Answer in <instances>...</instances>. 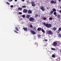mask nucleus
<instances>
[{
	"mask_svg": "<svg viewBox=\"0 0 61 61\" xmlns=\"http://www.w3.org/2000/svg\"><path fill=\"white\" fill-rule=\"evenodd\" d=\"M15 29L16 30V31H19V29H18V28L16 27H15Z\"/></svg>",
	"mask_w": 61,
	"mask_h": 61,
	"instance_id": "dca6fc26",
	"label": "nucleus"
},
{
	"mask_svg": "<svg viewBox=\"0 0 61 61\" xmlns=\"http://www.w3.org/2000/svg\"><path fill=\"white\" fill-rule=\"evenodd\" d=\"M14 31H15V33H17V34H18V32H17V31H16V30H14Z\"/></svg>",
	"mask_w": 61,
	"mask_h": 61,
	"instance_id": "bb28decb",
	"label": "nucleus"
},
{
	"mask_svg": "<svg viewBox=\"0 0 61 61\" xmlns=\"http://www.w3.org/2000/svg\"><path fill=\"white\" fill-rule=\"evenodd\" d=\"M18 14L19 15H21V14H22V13L21 12H19L18 13Z\"/></svg>",
	"mask_w": 61,
	"mask_h": 61,
	"instance_id": "7c9ffc66",
	"label": "nucleus"
},
{
	"mask_svg": "<svg viewBox=\"0 0 61 61\" xmlns=\"http://www.w3.org/2000/svg\"><path fill=\"white\" fill-rule=\"evenodd\" d=\"M10 6L11 7H14V6L13 5H11Z\"/></svg>",
	"mask_w": 61,
	"mask_h": 61,
	"instance_id": "e433bc0d",
	"label": "nucleus"
},
{
	"mask_svg": "<svg viewBox=\"0 0 61 61\" xmlns=\"http://www.w3.org/2000/svg\"><path fill=\"white\" fill-rule=\"evenodd\" d=\"M52 45L53 46H56L57 45V43L56 41H54Z\"/></svg>",
	"mask_w": 61,
	"mask_h": 61,
	"instance_id": "7ed1b4c3",
	"label": "nucleus"
},
{
	"mask_svg": "<svg viewBox=\"0 0 61 61\" xmlns=\"http://www.w3.org/2000/svg\"><path fill=\"white\" fill-rule=\"evenodd\" d=\"M17 0H15V2H16L17 1Z\"/></svg>",
	"mask_w": 61,
	"mask_h": 61,
	"instance_id": "a18cd8bd",
	"label": "nucleus"
},
{
	"mask_svg": "<svg viewBox=\"0 0 61 61\" xmlns=\"http://www.w3.org/2000/svg\"><path fill=\"white\" fill-rule=\"evenodd\" d=\"M53 12H56V9H55L53 8L52 10Z\"/></svg>",
	"mask_w": 61,
	"mask_h": 61,
	"instance_id": "6ab92c4d",
	"label": "nucleus"
},
{
	"mask_svg": "<svg viewBox=\"0 0 61 61\" xmlns=\"http://www.w3.org/2000/svg\"><path fill=\"white\" fill-rule=\"evenodd\" d=\"M57 17L58 18H60L61 17V15H58Z\"/></svg>",
	"mask_w": 61,
	"mask_h": 61,
	"instance_id": "aec40b11",
	"label": "nucleus"
},
{
	"mask_svg": "<svg viewBox=\"0 0 61 61\" xmlns=\"http://www.w3.org/2000/svg\"><path fill=\"white\" fill-rule=\"evenodd\" d=\"M43 23H42V24H43Z\"/></svg>",
	"mask_w": 61,
	"mask_h": 61,
	"instance_id": "8fccbe9b",
	"label": "nucleus"
},
{
	"mask_svg": "<svg viewBox=\"0 0 61 61\" xmlns=\"http://www.w3.org/2000/svg\"><path fill=\"white\" fill-rule=\"evenodd\" d=\"M60 31H61V28H59L58 31H57V33H59L60 32Z\"/></svg>",
	"mask_w": 61,
	"mask_h": 61,
	"instance_id": "9b49d317",
	"label": "nucleus"
},
{
	"mask_svg": "<svg viewBox=\"0 0 61 61\" xmlns=\"http://www.w3.org/2000/svg\"><path fill=\"white\" fill-rule=\"evenodd\" d=\"M6 4H8V5H10L9 3H8L7 2H6Z\"/></svg>",
	"mask_w": 61,
	"mask_h": 61,
	"instance_id": "58836bf2",
	"label": "nucleus"
},
{
	"mask_svg": "<svg viewBox=\"0 0 61 61\" xmlns=\"http://www.w3.org/2000/svg\"><path fill=\"white\" fill-rule=\"evenodd\" d=\"M60 8L61 9V6L60 7Z\"/></svg>",
	"mask_w": 61,
	"mask_h": 61,
	"instance_id": "de8ad7c7",
	"label": "nucleus"
},
{
	"mask_svg": "<svg viewBox=\"0 0 61 61\" xmlns=\"http://www.w3.org/2000/svg\"><path fill=\"white\" fill-rule=\"evenodd\" d=\"M55 55L54 54H53L52 55V57H53V58H55L56 57L55 56Z\"/></svg>",
	"mask_w": 61,
	"mask_h": 61,
	"instance_id": "5701e85b",
	"label": "nucleus"
},
{
	"mask_svg": "<svg viewBox=\"0 0 61 61\" xmlns=\"http://www.w3.org/2000/svg\"><path fill=\"white\" fill-rule=\"evenodd\" d=\"M27 3H29V1H27Z\"/></svg>",
	"mask_w": 61,
	"mask_h": 61,
	"instance_id": "37998d69",
	"label": "nucleus"
},
{
	"mask_svg": "<svg viewBox=\"0 0 61 61\" xmlns=\"http://www.w3.org/2000/svg\"><path fill=\"white\" fill-rule=\"evenodd\" d=\"M59 36L60 37H61V33L59 34Z\"/></svg>",
	"mask_w": 61,
	"mask_h": 61,
	"instance_id": "393cba45",
	"label": "nucleus"
},
{
	"mask_svg": "<svg viewBox=\"0 0 61 61\" xmlns=\"http://www.w3.org/2000/svg\"><path fill=\"white\" fill-rule=\"evenodd\" d=\"M13 1V0H8V1L9 2V1H10V2H12V1Z\"/></svg>",
	"mask_w": 61,
	"mask_h": 61,
	"instance_id": "4c0bfd02",
	"label": "nucleus"
},
{
	"mask_svg": "<svg viewBox=\"0 0 61 61\" xmlns=\"http://www.w3.org/2000/svg\"><path fill=\"white\" fill-rule=\"evenodd\" d=\"M33 30H36V27H33Z\"/></svg>",
	"mask_w": 61,
	"mask_h": 61,
	"instance_id": "f3484780",
	"label": "nucleus"
},
{
	"mask_svg": "<svg viewBox=\"0 0 61 61\" xmlns=\"http://www.w3.org/2000/svg\"><path fill=\"white\" fill-rule=\"evenodd\" d=\"M42 30V28H38L37 29V31H41Z\"/></svg>",
	"mask_w": 61,
	"mask_h": 61,
	"instance_id": "ddd939ff",
	"label": "nucleus"
},
{
	"mask_svg": "<svg viewBox=\"0 0 61 61\" xmlns=\"http://www.w3.org/2000/svg\"><path fill=\"white\" fill-rule=\"evenodd\" d=\"M35 17H38V15H36Z\"/></svg>",
	"mask_w": 61,
	"mask_h": 61,
	"instance_id": "c9c22d12",
	"label": "nucleus"
},
{
	"mask_svg": "<svg viewBox=\"0 0 61 61\" xmlns=\"http://www.w3.org/2000/svg\"><path fill=\"white\" fill-rule=\"evenodd\" d=\"M53 12H53V10H52L51 11L50 13L51 14H53Z\"/></svg>",
	"mask_w": 61,
	"mask_h": 61,
	"instance_id": "a878e982",
	"label": "nucleus"
},
{
	"mask_svg": "<svg viewBox=\"0 0 61 61\" xmlns=\"http://www.w3.org/2000/svg\"><path fill=\"white\" fill-rule=\"evenodd\" d=\"M31 16L30 15H27L26 16V17L27 18H29V17H30Z\"/></svg>",
	"mask_w": 61,
	"mask_h": 61,
	"instance_id": "4468645a",
	"label": "nucleus"
},
{
	"mask_svg": "<svg viewBox=\"0 0 61 61\" xmlns=\"http://www.w3.org/2000/svg\"><path fill=\"white\" fill-rule=\"evenodd\" d=\"M55 15V16H58L57 14H56V15Z\"/></svg>",
	"mask_w": 61,
	"mask_h": 61,
	"instance_id": "a19ab883",
	"label": "nucleus"
},
{
	"mask_svg": "<svg viewBox=\"0 0 61 61\" xmlns=\"http://www.w3.org/2000/svg\"><path fill=\"white\" fill-rule=\"evenodd\" d=\"M43 25H45L46 27H47V28H50L52 26V25L50 24H48V23H46L45 22L43 23Z\"/></svg>",
	"mask_w": 61,
	"mask_h": 61,
	"instance_id": "f257e3e1",
	"label": "nucleus"
},
{
	"mask_svg": "<svg viewBox=\"0 0 61 61\" xmlns=\"http://www.w3.org/2000/svg\"><path fill=\"white\" fill-rule=\"evenodd\" d=\"M37 46H38V44H37Z\"/></svg>",
	"mask_w": 61,
	"mask_h": 61,
	"instance_id": "49530a36",
	"label": "nucleus"
},
{
	"mask_svg": "<svg viewBox=\"0 0 61 61\" xmlns=\"http://www.w3.org/2000/svg\"><path fill=\"white\" fill-rule=\"evenodd\" d=\"M56 12H54V15H56Z\"/></svg>",
	"mask_w": 61,
	"mask_h": 61,
	"instance_id": "2f4dec72",
	"label": "nucleus"
},
{
	"mask_svg": "<svg viewBox=\"0 0 61 61\" xmlns=\"http://www.w3.org/2000/svg\"><path fill=\"white\" fill-rule=\"evenodd\" d=\"M46 41V42H47V41L48 40H46V39H45V40H44L43 41L44 42V41Z\"/></svg>",
	"mask_w": 61,
	"mask_h": 61,
	"instance_id": "cd10ccee",
	"label": "nucleus"
},
{
	"mask_svg": "<svg viewBox=\"0 0 61 61\" xmlns=\"http://www.w3.org/2000/svg\"><path fill=\"white\" fill-rule=\"evenodd\" d=\"M51 4H53V3H54V4H56V1H55V2H54V1L53 0H52L51 1V2H50Z\"/></svg>",
	"mask_w": 61,
	"mask_h": 61,
	"instance_id": "423d86ee",
	"label": "nucleus"
},
{
	"mask_svg": "<svg viewBox=\"0 0 61 61\" xmlns=\"http://www.w3.org/2000/svg\"><path fill=\"white\" fill-rule=\"evenodd\" d=\"M46 33L48 35H49L53 34L52 31L50 30L47 31Z\"/></svg>",
	"mask_w": 61,
	"mask_h": 61,
	"instance_id": "f03ea898",
	"label": "nucleus"
},
{
	"mask_svg": "<svg viewBox=\"0 0 61 61\" xmlns=\"http://www.w3.org/2000/svg\"><path fill=\"white\" fill-rule=\"evenodd\" d=\"M59 2H60L61 1V0H58Z\"/></svg>",
	"mask_w": 61,
	"mask_h": 61,
	"instance_id": "79ce46f5",
	"label": "nucleus"
},
{
	"mask_svg": "<svg viewBox=\"0 0 61 61\" xmlns=\"http://www.w3.org/2000/svg\"><path fill=\"white\" fill-rule=\"evenodd\" d=\"M22 17H25V15H22Z\"/></svg>",
	"mask_w": 61,
	"mask_h": 61,
	"instance_id": "72a5a7b5",
	"label": "nucleus"
},
{
	"mask_svg": "<svg viewBox=\"0 0 61 61\" xmlns=\"http://www.w3.org/2000/svg\"><path fill=\"white\" fill-rule=\"evenodd\" d=\"M31 32L33 35H35V34H36V32H35V31H34L33 30H31Z\"/></svg>",
	"mask_w": 61,
	"mask_h": 61,
	"instance_id": "0eeeda50",
	"label": "nucleus"
},
{
	"mask_svg": "<svg viewBox=\"0 0 61 61\" xmlns=\"http://www.w3.org/2000/svg\"><path fill=\"white\" fill-rule=\"evenodd\" d=\"M60 52L61 53V50L60 51Z\"/></svg>",
	"mask_w": 61,
	"mask_h": 61,
	"instance_id": "09e8293b",
	"label": "nucleus"
},
{
	"mask_svg": "<svg viewBox=\"0 0 61 61\" xmlns=\"http://www.w3.org/2000/svg\"><path fill=\"white\" fill-rule=\"evenodd\" d=\"M40 8L41 9V10H42V11H44L45 10V9H44V7L41 6Z\"/></svg>",
	"mask_w": 61,
	"mask_h": 61,
	"instance_id": "6e6552de",
	"label": "nucleus"
},
{
	"mask_svg": "<svg viewBox=\"0 0 61 61\" xmlns=\"http://www.w3.org/2000/svg\"><path fill=\"white\" fill-rule=\"evenodd\" d=\"M22 7L23 8H26V6H23Z\"/></svg>",
	"mask_w": 61,
	"mask_h": 61,
	"instance_id": "c85d7f7f",
	"label": "nucleus"
},
{
	"mask_svg": "<svg viewBox=\"0 0 61 61\" xmlns=\"http://www.w3.org/2000/svg\"><path fill=\"white\" fill-rule=\"evenodd\" d=\"M57 29V28H56L55 27H54L53 28V30H54V31H56V30Z\"/></svg>",
	"mask_w": 61,
	"mask_h": 61,
	"instance_id": "2eb2a0df",
	"label": "nucleus"
},
{
	"mask_svg": "<svg viewBox=\"0 0 61 61\" xmlns=\"http://www.w3.org/2000/svg\"><path fill=\"white\" fill-rule=\"evenodd\" d=\"M52 19H53L52 17H50L49 18V20H52Z\"/></svg>",
	"mask_w": 61,
	"mask_h": 61,
	"instance_id": "c756f323",
	"label": "nucleus"
},
{
	"mask_svg": "<svg viewBox=\"0 0 61 61\" xmlns=\"http://www.w3.org/2000/svg\"><path fill=\"white\" fill-rule=\"evenodd\" d=\"M59 13H61V10H59Z\"/></svg>",
	"mask_w": 61,
	"mask_h": 61,
	"instance_id": "ea45409f",
	"label": "nucleus"
},
{
	"mask_svg": "<svg viewBox=\"0 0 61 61\" xmlns=\"http://www.w3.org/2000/svg\"><path fill=\"white\" fill-rule=\"evenodd\" d=\"M32 13V12L31 10H28V14H31Z\"/></svg>",
	"mask_w": 61,
	"mask_h": 61,
	"instance_id": "9d476101",
	"label": "nucleus"
},
{
	"mask_svg": "<svg viewBox=\"0 0 61 61\" xmlns=\"http://www.w3.org/2000/svg\"><path fill=\"white\" fill-rule=\"evenodd\" d=\"M43 20H46V18L45 17H44V18L43 19Z\"/></svg>",
	"mask_w": 61,
	"mask_h": 61,
	"instance_id": "f704fd0d",
	"label": "nucleus"
},
{
	"mask_svg": "<svg viewBox=\"0 0 61 61\" xmlns=\"http://www.w3.org/2000/svg\"><path fill=\"white\" fill-rule=\"evenodd\" d=\"M22 2H24L25 1V0H22Z\"/></svg>",
	"mask_w": 61,
	"mask_h": 61,
	"instance_id": "c03bdc74",
	"label": "nucleus"
},
{
	"mask_svg": "<svg viewBox=\"0 0 61 61\" xmlns=\"http://www.w3.org/2000/svg\"><path fill=\"white\" fill-rule=\"evenodd\" d=\"M51 49L52 50H56V49H55V48H51Z\"/></svg>",
	"mask_w": 61,
	"mask_h": 61,
	"instance_id": "412c9836",
	"label": "nucleus"
},
{
	"mask_svg": "<svg viewBox=\"0 0 61 61\" xmlns=\"http://www.w3.org/2000/svg\"><path fill=\"white\" fill-rule=\"evenodd\" d=\"M18 10H22V8H20V7H19L18 8Z\"/></svg>",
	"mask_w": 61,
	"mask_h": 61,
	"instance_id": "b1692460",
	"label": "nucleus"
},
{
	"mask_svg": "<svg viewBox=\"0 0 61 61\" xmlns=\"http://www.w3.org/2000/svg\"><path fill=\"white\" fill-rule=\"evenodd\" d=\"M41 35L40 34H39L38 35V38H41Z\"/></svg>",
	"mask_w": 61,
	"mask_h": 61,
	"instance_id": "a211bd4d",
	"label": "nucleus"
},
{
	"mask_svg": "<svg viewBox=\"0 0 61 61\" xmlns=\"http://www.w3.org/2000/svg\"><path fill=\"white\" fill-rule=\"evenodd\" d=\"M30 27H31V28H33V26H32V25H30Z\"/></svg>",
	"mask_w": 61,
	"mask_h": 61,
	"instance_id": "473e14b6",
	"label": "nucleus"
},
{
	"mask_svg": "<svg viewBox=\"0 0 61 61\" xmlns=\"http://www.w3.org/2000/svg\"><path fill=\"white\" fill-rule=\"evenodd\" d=\"M29 20L30 21H33L34 20V19L33 17H30L29 19Z\"/></svg>",
	"mask_w": 61,
	"mask_h": 61,
	"instance_id": "20e7f679",
	"label": "nucleus"
},
{
	"mask_svg": "<svg viewBox=\"0 0 61 61\" xmlns=\"http://www.w3.org/2000/svg\"><path fill=\"white\" fill-rule=\"evenodd\" d=\"M44 43H45V42H44Z\"/></svg>",
	"mask_w": 61,
	"mask_h": 61,
	"instance_id": "3c124183",
	"label": "nucleus"
},
{
	"mask_svg": "<svg viewBox=\"0 0 61 61\" xmlns=\"http://www.w3.org/2000/svg\"><path fill=\"white\" fill-rule=\"evenodd\" d=\"M27 12V10L26 9H24L23 10V12L24 13H26Z\"/></svg>",
	"mask_w": 61,
	"mask_h": 61,
	"instance_id": "1a4fd4ad",
	"label": "nucleus"
},
{
	"mask_svg": "<svg viewBox=\"0 0 61 61\" xmlns=\"http://www.w3.org/2000/svg\"><path fill=\"white\" fill-rule=\"evenodd\" d=\"M41 31L43 32V33H45V30L43 29H41Z\"/></svg>",
	"mask_w": 61,
	"mask_h": 61,
	"instance_id": "4be33fe9",
	"label": "nucleus"
},
{
	"mask_svg": "<svg viewBox=\"0 0 61 61\" xmlns=\"http://www.w3.org/2000/svg\"><path fill=\"white\" fill-rule=\"evenodd\" d=\"M23 29L24 30V31H25L26 32L27 31V28L24 27L23 28Z\"/></svg>",
	"mask_w": 61,
	"mask_h": 61,
	"instance_id": "f8f14e48",
	"label": "nucleus"
},
{
	"mask_svg": "<svg viewBox=\"0 0 61 61\" xmlns=\"http://www.w3.org/2000/svg\"><path fill=\"white\" fill-rule=\"evenodd\" d=\"M31 4H32V5L33 6L35 7L36 6V4H34V1L31 2Z\"/></svg>",
	"mask_w": 61,
	"mask_h": 61,
	"instance_id": "39448f33",
	"label": "nucleus"
}]
</instances>
